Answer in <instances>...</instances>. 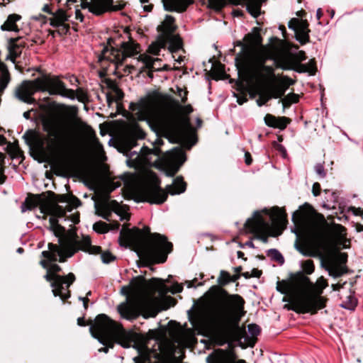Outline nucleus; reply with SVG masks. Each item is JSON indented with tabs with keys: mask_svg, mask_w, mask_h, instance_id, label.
Wrapping results in <instances>:
<instances>
[{
	"mask_svg": "<svg viewBox=\"0 0 363 363\" xmlns=\"http://www.w3.org/2000/svg\"><path fill=\"white\" fill-rule=\"evenodd\" d=\"M162 159L167 168V176L173 177L179 171L186 158L184 150L181 147H177L167 151Z\"/></svg>",
	"mask_w": 363,
	"mask_h": 363,
	"instance_id": "obj_18",
	"label": "nucleus"
},
{
	"mask_svg": "<svg viewBox=\"0 0 363 363\" xmlns=\"http://www.w3.org/2000/svg\"><path fill=\"white\" fill-rule=\"evenodd\" d=\"M21 38H11L9 41L8 49L9 54L6 57V60L15 62L16 59L19 57L22 52V48L25 46Z\"/></svg>",
	"mask_w": 363,
	"mask_h": 363,
	"instance_id": "obj_24",
	"label": "nucleus"
},
{
	"mask_svg": "<svg viewBox=\"0 0 363 363\" xmlns=\"http://www.w3.org/2000/svg\"><path fill=\"white\" fill-rule=\"evenodd\" d=\"M271 54L273 56L269 60H272L277 67L283 70H294L298 73H309L314 75L316 72L315 62L311 60L308 64H301L298 62H289L288 54L278 45H272Z\"/></svg>",
	"mask_w": 363,
	"mask_h": 363,
	"instance_id": "obj_13",
	"label": "nucleus"
},
{
	"mask_svg": "<svg viewBox=\"0 0 363 363\" xmlns=\"http://www.w3.org/2000/svg\"><path fill=\"white\" fill-rule=\"evenodd\" d=\"M67 204L64 208L66 211H72L73 208H76L81 205V201L77 197H72L68 201Z\"/></svg>",
	"mask_w": 363,
	"mask_h": 363,
	"instance_id": "obj_40",
	"label": "nucleus"
},
{
	"mask_svg": "<svg viewBox=\"0 0 363 363\" xmlns=\"http://www.w3.org/2000/svg\"><path fill=\"white\" fill-rule=\"evenodd\" d=\"M139 60L145 65V67L147 69L151 70L152 72L160 70L159 67H155L156 63L160 62L161 60L159 58H152L148 55H140Z\"/></svg>",
	"mask_w": 363,
	"mask_h": 363,
	"instance_id": "obj_33",
	"label": "nucleus"
},
{
	"mask_svg": "<svg viewBox=\"0 0 363 363\" xmlns=\"http://www.w3.org/2000/svg\"><path fill=\"white\" fill-rule=\"evenodd\" d=\"M264 122L267 126L275 128L277 125L276 123L277 122V118L272 115L267 114L264 117Z\"/></svg>",
	"mask_w": 363,
	"mask_h": 363,
	"instance_id": "obj_47",
	"label": "nucleus"
},
{
	"mask_svg": "<svg viewBox=\"0 0 363 363\" xmlns=\"http://www.w3.org/2000/svg\"><path fill=\"white\" fill-rule=\"evenodd\" d=\"M275 82V79L274 80H271L269 82V88L270 91H272V96H274V99H279L282 97L286 90L288 89V87L285 84V83L281 82L278 83L277 84H272L273 82Z\"/></svg>",
	"mask_w": 363,
	"mask_h": 363,
	"instance_id": "obj_31",
	"label": "nucleus"
},
{
	"mask_svg": "<svg viewBox=\"0 0 363 363\" xmlns=\"http://www.w3.org/2000/svg\"><path fill=\"white\" fill-rule=\"evenodd\" d=\"M101 261L104 264H109L116 259V257L109 252H103L101 255Z\"/></svg>",
	"mask_w": 363,
	"mask_h": 363,
	"instance_id": "obj_46",
	"label": "nucleus"
},
{
	"mask_svg": "<svg viewBox=\"0 0 363 363\" xmlns=\"http://www.w3.org/2000/svg\"><path fill=\"white\" fill-rule=\"evenodd\" d=\"M294 247L297 251H298L301 255L305 257H315L319 256L320 258H323L322 254L319 252L318 250H311L309 248L303 247L296 242Z\"/></svg>",
	"mask_w": 363,
	"mask_h": 363,
	"instance_id": "obj_34",
	"label": "nucleus"
},
{
	"mask_svg": "<svg viewBox=\"0 0 363 363\" xmlns=\"http://www.w3.org/2000/svg\"><path fill=\"white\" fill-rule=\"evenodd\" d=\"M89 331L92 337L102 345H106L107 341L113 340L124 348L133 347L139 354H148V349L145 345L137 343L138 335L135 333L125 330L121 325L105 314H99L95 318Z\"/></svg>",
	"mask_w": 363,
	"mask_h": 363,
	"instance_id": "obj_7",
	"label": "nucleus"
},
{
	"mask_svg": "<svg viewBox=\"0 0 363 363\" xmlns=\"http://www.w3.org/2000/svg\"><path fill=\"white\" fill-rule=\"evenodd\" d=\"M320 185L318 182H315L313 185L312 193L314 196H318L320 194Z\"/></svg>",
	"mask_w": 363,
	"mask_h": 363,
	"instance_id": "obj_53",
	"label": "nucleus"
},
{
	"mask_svg": "<svg viewBox=\"0 0 363 363\" xmlns=\"http://www.w3.org/2000/svg\"><path fill=\"white\" fill-rule=\"evenodd\" d=\"M234 45L241 48L240 52L235 58V65L239 72L242 71L247 74L262 69L268 74H272V67L265 65L267 60L273 56V54H271L272 45L257 51L252 50L249 45L240 40L234 43Z\"/></svg>",
	"mask_w": 363,
	"mask_h": 363,
	"instance_id": "obj_11",
	"label": "nucleus"
},
{
	"mask_svg": "<svg viewBox=\"0 0 363 363\" xmlns=\"http://www.w3.org/2000/svg\"><path fill=\"white\" fill-rule=\"evenodd\" d=\"M184 116H179L174 111L165 110L149 122L152 131L167 137L172 143H179L190 149L196 142L194 129L188 114L193 111L191 105L182 106L177 104Z\"/></svg>",
	"mask_w": 363,
	"mask_h": 363,
	"instance_id": "obj_3",
	"label": "nucleus"
},
{
	"mask_svg": "<svg viewBox=\"0 0 363 363\" xmlns=\"http://www.w3.org/2000/svg\"><path fill=\"white\" fill-rule=\"evenodd\" d=\"M265 0H208L211 8L219 11L228 4L245 5L247 11L257 18L261 13V6Z\"/></svg>",
	"mask_w": 363,
	"mask_h": 363,
	"instance_id": "obj_17",
	"label": "nucleus"
},
{
	"mask_svg": "<svg viewBox=\"0 0 363 363\" xmlns=\"http://www.w3.org/2000/svg\"><path fill=\"white\" fill-rule=\"evenodd\" d=\"M77 324L79 326H84L85 325V320L84 318L79 317L77 318Z\"/></svg>",
	"mask_w": 363,
	"mask_h": 363,
	"instance_id": "obj_64",
	"label": "nucleus"
},
{
	"mask_svg": "<svg viewBox=\"0 0 363 363\" xmlns=\"http://www.w3.org/2000/svg\"><path fill=\"white\" fill-rule=\"evenodd\" d=\"M168 45L170 52H176L182 48V41L179 35L169 33L168 35L158 36L157 40L152 43L148 48V51L157 55L161 48Z\"/></svg>",
	"mask_w": 363,
	"mask_h": 363,
	"instance_id": "obj_19",
	"label": "nucleus"
},
{
	"mask_svg": "<svg viewBox=\"0 0 363 363\" xmlns=\"http://www.w3.org/2000/svg\"><path fill=\"white\" fill-rule=\"evenodd\" d=\"M93 229L98 233L104 234L110 230V227L108 224L104 222L98 221L93 225Z\"/></svg>",
	"mask_w": 363,
	"mask_h": 363,
	"instance_id": "obj_37",
	"label": "nucleus"
},
{
	"mask_svg": "<svg viewBox=\"0 0 363 363\" xmlns=\"http://www.w3.org/2000/svg\"><path fill=\"white\" fill-rule=\"evenodd\" d=\"M304 272L307 274H311L314 272V264L311 259H308L303 263L302 265Z\"/></svg>",
	"mask_w": 363,
	"mask_h": 363,
	"instance_id": "obj_44",
	"label": "nucleus"
},
{
	"mask_svg": "<svg viewBox=\"0 0 363 363\" xmlns=\"http://www.w3.org/2000/svg\"><path fill=\"white\" fill-rule=\"evenodd\" d=\"M79 300L83 302V306L85 309H87L88 305L87 303L89 301V298L87 297H79Z\"/></svg>",
	"mask_w": 363,
	"mask_h": 363,
	"instance_id": "obj_60",
	"label": "nucleus"
},
{
	"mask_svg": "<svg viewBox=\"0 0 363 363\" xmlns=\"http://www.w3.org/2000/svg\"><path fill=\"white\" fill-rule=\"evenodd\" d=\"M252 161V160L250 154L249 152H245V162L246 164H247V165L251 164Z\"/></svg>",
	"mask_w": 363,
	"mask_h": 363,
	"instance_id": "obj_58",
	"label": "nucleus"
},
{
	"mask_svg": "<svg viewBox=\"0 0 363 363\" xmlns=\"http://www.w3.org/2000/svg\"><path fill=\"white\" fill-rule=\"evenodd\" d=\"M158 30L161 32L159 36L168 35L172 34L176 29L174 25V18L170 15H167L162 23L158 26Z\"/></svg>",
	"mask_w": 363,
	"mask_h": 363,
	"instance_id": "obj_27",
	"label": "nucleus"
},
{
	"mask_svg": "<svg viewBox=\"0 0 363 363\" xmlns=\"http://www.w3.org/2000/svg\"><path fill=\"white\" fill-rule=\"evenodd\" d=\"M165 11L183 12L191 3V0H162Z\"/></svg>",
	"mask_w": 363,
	"mask_h": 363,
	"instance_id": "obj_25",
	"label": "nucleus"
},
{
	"mask_svg": "<svg viewBox=\"0 0 363 363\" xmlns=\"http://www.w3.org/2000/svg\"><path fill=\"white\" fill-rule=\"evenodd\" d=\"M10 79V74L6 65L0 61V95L7 87Z\"/></svg>",
	"mask_w": 363,
	"mask_h": 363,
	"instance_id": "obj_30",
	"label": "nucleus"
},
{
	"mask_svg": "<svg viewBox=\"0 0 363 363\" xmlns=\"http://www.w3.org/2000/svg\"><path fill=\"white\" fill-rule=\"evenodd\" d=\"M186 184L182 177L174 179L172 184L167 186V191L162 189L157 183L145 185L141 189L140 201L151 204H162L167 200L168 194H180L186 191Z\"/></svg>",
	"mask_w": 363,
	"mask_h": 363,
	"instance_id": "obj_12",
	"label": "nucleus"
},
{
	"mask_svg": "<svg viewBox=\"0 0 363 363\" xmlns=\"http://www.w3.org/2000/svg\"><path fill=\"white\" fill-rule=\"evenodd\" d=\"M75 16L77 20H79L81 22L83 21L84 16L79 9H76Z\"/></svg>",
	"mask_w": 363,
	"mask_h": 363,
	"instance_id": "obj_62",
	"label": "nucleus"
},
{
	"mask_svg": "<svg viewBox=\"0 0 363 363\" xmlns=\"http://www.w3.org/2000/svg\"><path fill=\"white\" fill-rule=\"evenodd\" d=\"M318 245L320 248H325L326 242L324 238H321L318 240Z\"/></svg>",
	"mask_w": 363,
	"mask_h": 363,
	"instance_id": "obj_61",
	"label": "nucleus"
},
{
	"mask_svg": "<svg viewBox=\"0 0 363 363\" xmlns=\"http://www.w3.org/2000/svg\"><path fill=\"white\" fill-rule=\"evenodd\" d=\"M231 302L233 309L227 306H220L211 311L214 326L213 339L220 346L239 337L242 333L239 322L243 315L244 300L239 295H234L231 297Z\"/></svg>",
	"mask_w": 363,
	"mask_h": 363,
	"instance_id": "obj_6",
	"label": "nucleus"
},
{
	"mask_svg": "<svg viewBox=\"0 0 363 363\" xmlns=\"http://www.w3.org/2000/svg\"><path fill=\"white\" fill-rule=\"evenodd\" d=\"M267 254L272 259L278 262L280 264H284V258L278 250L274 248L269 249L267 250Z\"/></svg>",
	"mask_w": 363,
	"mask_h": 363,
	"instance_id": "obj_36",
	"label": "nucleus"
},
{
	"mask_svg": "<svg viewBox=\"0 0 363 363\" xmlns=\"http://www.w3.org/2000/svg\"><path fill=\"white\" fill-rule=\"evenodd\" d=\"M328 286V283L326 281V280L323 277H320L317 281H316V286L318 288V292H317V294H311V295H313V296H319V297H321L320 296V294H322L323 292V290L326 288V286ZM309 294H311V293H308Z\"/></svg>",
	"mask_w": 363,
	"mask_h": 363,
	"instance_id": "obj_41",
	"label": "nucleus"
},
{
	"mask_svg": "<svg viewBox=\"0 0 363 363\" xmlns=\"http://www.w3.org/2000/svg\"><path fill=\"white\" fill-rule=\"evenodd\" d=\"M145 136V132L138 125H134L122 139L118 151L127 157L128 166L135 167L142 163H150L152 161V155L160 156L161 150L156 147L150 149L143 147L139 151L132 150V148L137 145V140L144 138Z\"/></svg>",
	"mask_w": 363,
	"mask_h": 363,
	"instance_id": "obj_10",
	"label": "nucleus"
},
{
	"mask_svg": "<svg viewBox=\"0 0 363 363\" xmlns=\"http://www.w3.org/2000/svg\"><path fill=\"white\" fill-rule=\"evenodd\" d=\"M237 279L238 277H235L233 279H231L228 272L224 270H221L220 272V276L218 278V282L220 285H225L230 281H235Z\"/></svg>",
	"mask_w": 363,
	"mask_h": 363,
	"instance_id": "obj_35",
	"label": "nucleus"
},
{
	"mask_svg": "<svg viewBox=\"0 0 363 363\" xmlns=\"http://www.w3.org/2000/svg\"><path fill=\"white\" fill-rule=\"evenodd\" d=\"M44 278L51 282V287L52 288V294L55 296H59L62 301L66 300L70 296V291L69 287L75 280V276L73 273H69L67 276H60L57 274H52L48 269L47 274Z\"/></svg>",
	"mask_w": 363,
	"mask_h": 363,
	"instance_id": "obj_16",
	"label": "nucleus"
},
{
	"mask_svg": "<svg viewBox=\"0 0 363 363\" xmlns=\"http://www.w3.org/2000/svg\"><path fill=\"white\" fill-rule=\"evenodd\" d=\"M159 283L157 284L156 288L159 291L160 294H166L168 292H171L173 294L182 292L183 286L182 284L174 283L170 288L167 287L162 281V279H153Z\"/></svg>",
	"mask_w": 363,
	"mask_h": 363,
	"instance_id": "obj_28",
	"label": "nucleus"
},
{
	"mask_svg": "<svg viewBox=\"0 0 363 363\" xmlns=\"http://www.w3.org/2000/svg\"><path fill=\"white\" fill-rule=\"evenodd\" d=\"M37 91L48 92L50 95H60L70 100L76 99L75 91L67 89L58 76L43 75L33 80H25L15 91V96L20 101L32 104L35 99L32 96Z\"/></svg>",
	"mask_w": 363,
	"mask_h": 363,
	"instance_id": "obj_9",
	"label": "nucleus"
},
{
	"mask_svg": "<svg viewBox=\"0 0 363 363\" xmlns=\"http://www.w3.org/2000/svg\"><path fill=\"white\" fill-rule=\"evenodd\" d=\"M63 23H62L56 17H53L52 18H50V25L53 28H57L60 26H62Z\"/></svg>",
	"mask_w": 363,
	"mask_h": 363,
	"instance_id": "obj_54",
	"label": "nucleus"
},
{
	"mask_svg": "<svg viewBox=\"0 0 363 363\" xmlns=\"http://www.w3.org/2000/svg\"><path fill=\"white\" fill-rule=\"evenodd\" d=\"M130 294L125 303L118 306L121 316L129 321H133L140 315L145 319L155 317L160 310L150 298L143 296L145 289V280L142 277L133 278L130 283Z\"/></svg>",
	"mask_w": 363,
	"mask_h": 363,
	"instance_id": "obj_8",
	"label": "nucleus"
},
{
	"mask_svg": "<svg viewBox=\"0 0 363 363\" xmlns=\"http://www.w3.org/2000/svg\"><path fill=\"white\" fill-rule=\"evenodd\" d=\"M270 216L275 225L284 226L286 223V214L282 208H273Z\"/></svg>",
	"mask_w": 363,
	"mask_h": 363,
	"instance_id": "obj_29",
	"label": "nucleus"
},
{
	"mask_svg": "<svg viewBox=\"0 0 363 363\" xmlns=\"http://www.w3.org/2000/svg\"><path fill=\"white\" fill-rule=\"evenodd\" d=\"M54 16L56 17L62 23L68 20V17L65 11L62 9H58L54 14Z\"/></svg>",
	"mask_w": 363,
	"mask_h": 363,
	"instance_id": "obj_48",
	"label": "nucleus"
},
{
	"mask_svg": "<svg viewBox=\"0 0 363 363\" xmlns=\"http://www.w3.org/2000/svg\"><path fill=\"white\" fill-rule=\"evenodd\" d=\"M21 18V16L18 14H10L6 21L4 22L3 25L1 26V29L2 30L6 31H15L18 32V29L16 24V23Z\"/></svg>",
	"mask_w": 363,
	"mask_h": 363,
	"instance_id": "obj_32",
	"label": "nucleus"
},
{
	"mask_svg": "<svg viewBox=\"0 0 363 363\" xmlns=\"http://www.w3.org/2000/svg\"><path fill=\"white\" fill-rule=\"evenodd\" d=\"M245 228L252 233H256V238L264 243L268 242V237L262 235L269 229V224L262 217L259 211H255L252 218H248L244 225Z\"/></svg>",
	"mask_w": 363,
	"mask_h": 363,
	"instance_id": "obj_20",
	"label": "nucleus"
},
{
	"mask_svg": "<svg viewBox=\"0 0 363 363\" xmlns=\"http://www.w3.org/2000/svg\"><path fill=\"white\" fill-rule=\"evenodd\" d=\"M313 286L310 279L302 272H298L289 281L284 280L281 282L278 281L277 290L281 294L289 296L284 297L282 300L283 302H289V304L284 306L285 308L298 313L315 314L318 310L325 307V299L304 291L306 289Z\"/></svg>",
	"mask_w": 363,
	"mask_h": 363,
	"instance_id": "obj_4",
	"label": "nucleus"
},
{
	"mask_svg": "<svg viewBox=\"0 0 363 363\" xmlns=\"http://www.w3.org/2000/svg\"><path fill=\"white\" fill-rule=\"evenodd\" d=\"M357 298L354 296L350 295L347 296V301L345 303L341 304V306L348 310H353L357 306Z\"/></svg>",
	"mask_w": 363,
	"mask_h": 363,
	"instance_id": "obj_42",
	"label": "nucleus"
},
{
	"mask_svg": "<svg viewBox=\"0 0 363 363\" xmlns=\"http://www.w3.org/2000/svg\"><path fill=\"white\" fill-rule=\"evenodd\" d=\"M119 242L121 246L138 245L140 257L156 263L166 262L173 247L167 237L156 233H151L148 227H145L143 230L137 228L121 230Z\"/></svg>",
	"mask_w": 363,
	"mask_h": 363,
	"instance_id": "obj_5",
	"label": "nucleus"
},
{
	"mask_svg": "<svg viewBox=\"0 0 363 363\" xmlns=\"http://www.w3.org/2000/svg\"><path fill=\"white\" fill-rule=\"evenodd\" d=\"M6 149L12 157H18L21 154L18 147L11 143L7 145Z\"/></svg>",
	"mask_w": 363,
	"mask_h": 363,
	"instance_id": "obj_43",
	"label": "nucleus"
},
{
	"mask_svg": "<svg viewBox=\"0 0 363 363\" xmlns=\"http://www.w3.org/2000/svg\"><path fill=\"white\" fill-rule=\"evenodd\" d=\"M306 59V53L303 51H299L294 57L288 55V60L289 62H301Z\"/></svg>",
	"mask_w": 363,
	"mask_h": 363,
	"instance_id": "obj_45",
	"label": "nucleus"
},
{
	"mask_svg": "<svg viewBox=\"0 0 363 363\" xmlns=\"http://www.w3.org/2000/svg\"><path fill=\"white\" fill-rule=\"evenodd\" d=\"M289 123V119L286 117L277 118V122L276 123L277 125L275 128L284 129Z\"/></svg>",
	"mask_w": 363,
	"mask_h": 363,
	"instance_id": "obj_50",
	"label": "nucleus"
},
{
	"mask_svg": "<svg viewBox=\"0 0 363 363\" xmlns=\"http://www.w3.org/2000/svg\"><path fill=\"white\" fill-rule=\"evenodd\" d=\"M282 82L285 83L286 86L289 88L290 86L293 85L295 83V81L285 76L283 78Z\"/></svg>",
	"mask_w": 363,
	"mask_h": 363,
	"instance_id": "obj_56",
	"label": "nucleus"
},
{
	"mask_svg": "<svg viewBox=\"0 0 363 363\" xmlns=\"http://www.w3.org/2000/svg\"><path fill=\"white\" fill-rule=\"evenodd\" d=\"M43 130L45 136L35 130H28L23 138L30 150L36 156L45 160L48 156H62L69 150L72 143L70 132L61 125L60 120L54 115L41 117Z\"/></svg>",
	"mask_w": 363,
	"mask_h": 363,
	"instance_id": "obj_2",
	"label": "nucleus"
},
{
	"mask_svg": "<svg viewBox=\"0 0 363 363\" xmlns=\"http://www.w3.org/2000/svg\"><path fill=\"white\" fill-rule=\"evenodd\" d=\"M288 27L295 32L296 39L301 45L309 42L310 30L306 21L294 18L289 21Z\"/></svg>",
	"mask_w": 363,
	"mask_h": 363,
	"instance_id": "obj_22",
	"label": "nucleus"
},
{
	"mask_svg": "<svg viewBox=\"0 0 363 363\" xmlns=\"http://www.w3.org/2000/svg\"><path fill=\"white\" fill-rule=\"evenodd\" d=\"M52 274H56L61 270V267L57 264H51L48 269Z\"/></svg>",
	"mask_w": 363,
	"mask_h": 363,
	"instance_id": "obj_52",
	"label": "nucleus"
},
{
	"mask_svg": "<svg viewBox=\"0 0 363 363\" xmlns=\"http://www.w3.org/2000/svg\"><path fill=\"white\" fill-rule=\"evenodd\" d=\"M247 101V98L245 96H239L238 97L237 101L240 105L243 104Z\"/></svg>",
	"mask_w": 363,
	"mask_h": 363,
	"instance_id": "obj_63",
	"label": "nucleus"
},
{
	"mask_svg": "<svg viewBox=\"0 0 363 363\" xmlns=\"http://www.w3.org/2000/svg\"><path fill=\"white\" fill-rule=\"evenodd\" d=\"M301 213L299 211H296L294 212L292 215V220L294 223H296V219H298L301 217Z\"/></svg>",
	"mask_w": 363,
	"mask_h": 363,
	"instance_id": "obj_59",
	"label": "nucleus"
},
{
	"mask_svg": "<svg viewBox=\"0 0 363 363\" xmlns=\"http://www.w3.org/2000/svg\"><path fill=\"white\" fill-rule=\"evenodd\" d=\"M248 332L252 336H257L259 334V327L256 324H250L247 327Z\"/></svg>",
	"mask_w": 363,
	"mask_h": 363,
	"instance_id": "obj_51",
	"label": "nucleus"
},
{
	"mask_svg": "<svg viewBox=\"0 0 363 363\" xmlns=\"http://www.w3.org/2000/svg\"><path fill=\"white\" fill-rule=\"evenodd\" d=\"M247 75L255 82L257 94L259 95V99L256 101L258 106H262L268 101L274 98L269 88V82L274 79V70L273 67L272 74H268L264 69H258Z\"/></svg>",
	"mask_w": 363,
	"mask_h": 363,
	"instance_id": "obj_15",
	"label": "nucleus"
},
{
	"mask_svg": "<svg viewBox=\"0 0 363 363\" xmlns=\"http://www.w3.org/2000/svg\"><path fill=\"white\" fill-rule=\"evenodd\" d=\"M347 257V256L345 253H340V258L341 263L331 262L325 266L323 261H322L321 265L328 272L330 276L334 278H338L346 272V268L342 265V263L346 262Z\"/></svg>",
	"mask_w": 363,
	"mask_h": 363,
	"instance_id": "obj_23",
	"label": "nucleus"
},
{
	"mask_svg": "<svg viewBox=\"0 0 363 363\" xmlns=\"http://www.w3.org/2000/svg\"><path fill=\"white\" fill-rule=\"evenodd\" d=\"M314 169L315 173L320 177V178H325L326 174L325 172L324 166L321 163H318L315 165Z\"/></svg>",
	"mask_w": 363,
	"mask_h": 363,
	"instance_id": "obj_49",
	"label": "nucleus"
},
{
	"mask_svg": "<svg viewBox=\"0 0 363 363\" xmlns=\"http://www.w3.org/2000/svg\"><path fill=\"white\" fill-rule=\"evenodd\" d=\"M137 53V45L132 42H123L120 48H112L109 50L108 47H104L99 55L98 60L99 62H102L104 60L109 61L115 64L116 69H118L127 57H132Z\"/></svg>",
	"mask_w": 363,
	"mask_h": 363,
	"instance_id": "obj_14",
	"label": "nucleus"
},
{
	"mask_svg": "<svg viewBox=\"0 0 363 363\" xmlns=\"http://www.w3.org/2000/svg\"><path fill=\"white\" fill-rule=\"evenodd\" d=\"M112 211L117 213L121 216V220H123L126 218L125 216H122L121 214V206L119 203L116 201H111L109 205L105 207L101 212L96 211V213L98 216H101L104 219L110 221V216L111 215Z\"/></svg>",
	"mask_w": 363,
	"mask_h": 363,
	"instance_id": "obj_26",
	"label": "nucleus"
},
{
	"mask_svg": "<svg viewBox=\"0 0 363 363\" xmlns=\"http://www.w3.org/2000/svg\"><path fill=\"white\" fill-rule=\"evenodd\" d=\"M298 101V94L294 93L289 94L282 100L283 106L284 108L289 106L292 103H296Z\"/></svg>",
	"mask_w": 363,
	"mask_h": 363,
	"instance_id": "obj_39",
	"label": "nucleus"
},
{
	"mask_svg": "<svg viewBox=\"0 0 363 363\" xmlns=\"http://www.w3.org/2000/svg\"><path fill=\"white\" fill-rule=\"evenodd\" d=\"M28 203L27 209L30 210L38 206L40 207V213L50 215L49 218V230L58 238L59 245L49 243L48 250L42 252V256L47 258L50 262H55L59 257L60 262H65L67 257H71L78 250H82L89 254H98L101 247L91 245V238L89 236L83 235L81 240L73 233L65 235V228L58 224V218L65 216L66 211L57 203L42 199L40 196L26 200Z\"/></svg>",
	"mask_w": 363,
	"mask_h": 363,
	"instance_id": "obj_1",
	"label": "nucleus"
},
{
	"mask_svg": "<svg viewBox=\"0 0 363 363\" xmlns=\"http://www.w3.org/2000/svg\"><path fill=\"white\" fill-rule=\"evenodd\" d=\"M251 277H259L262 274V272L257 269H253L250 273Z\"/></svg>",
	"mask_w": 363,
	"mask_h": 363,
	"instance_id": "obj_57",
	"label": "nucleus"
},
{
	"mask_svg": "<svg viewBox=\"0 0 363 363\" xmlns=\"http://www.w3.org/2000/svg\"><path fill=\"white\" fill-rule=\"evenodd\" d=\"M83 9H88L90 12L96 15H101L108 11H119L123 5L113 6V0H91L82 3Z\"/></svg>",
	"mask_w": 363,
	"mask_h": 363,
	"instance_id": "obj_21",
	"label": "nucleus"
},
{
	"mask_svg": "<svg viewBox=\"0 0 363 363\" xmlns=\"http://www.w3.org/2000/svg\"><path fill=\"white\" fill-rule=\"evenodd\" d=\"M250 44L259 45L261 43L262 38L259 33H250L245 35V38Z\"/></svg>",
	"mask_w": 363,
	"mask_h": 363,
	"instance_id": "obj_38",
	"label": "nucleus"
},
{
	"mask_svg": "<svg viewBox=\"0 0 363 363\" xmlns=\"http://www.w3.org/2000/svg\"><path fill=\"white\" fill-rule=\"evenodd\" d=\"M156 135H157V137H160V136H163V137H164V135H162V134H159V135H157V134L156 133ZM164 138H165V136H164ZM166 138H167L166 137ZM163 143H164L163 140H162L161 138H157L155 140V143H154V145H155L154 148H155V147H156V148H157V149H159V150H160V148H159L158 147H157V146H160V145H163Z\"/></svg>",
	"mask_w": 363,
	"mask_h": 363,
	"instance_id": "obj_55",
	"label": "nucleus"
}]
</instances>
